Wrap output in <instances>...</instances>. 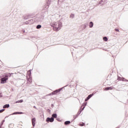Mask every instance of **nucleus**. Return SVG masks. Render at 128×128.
<instances>
[{
	"mask_svg": "<svg viewBox=\"0 0 128 128\" xmlns=\"http://www.w3.org/2000/svg\"><path fill=\"white\" fill-rule=\"evenodd\" d=\"M50 26L53 28L54 30L58 32V30L62 28V23L60 21H57L56 22L50 23Z\"/></svg>",
	"mask_w": 128,
	"mask_h": 128,
	"instance_id": "obj_1",
	"label": "nucleus"
},
{
	"mask_svg": "<svg viewBox=\"0 0 128 128\" xmlns=\"http://www.w3.org/2000/svg\"><path fill=\"white\" fill-rule=\"evenodd\" d=\"M44 18V15H40L38 17H36L34 18L35 22H42Z\"/></svg>",
	"mask_w": 128,
	"mask_h": 128,
	"instance_id": "obj_2",
	"label": "nucleus"
},
{
	"mask_svg": "<svg viewBox=\"0 0 128 128\" xmlns=\"http://www.w3.org/2000/svg\"><path fill=\"white\" fill-rule=\"evenodd\" d=\"M86 102L84 103L83 104H82V106H84L82 109H80L79 110V111L78 112L77 114L78 116H80V114H82V110H84V108H86Z\"/></svg>",
	"mask_w": 128,
	"mask_h": 128,
	"instance_id": "obj_3",
	"label": "nucleus"
},
{
	"mask_svg": "<svg viewBox=\"0 0 128 128\" xmlns=\"http://www.w3.org/2000/svg\"><path fill=\"white\" fill-rule=\"evenodd\" d=\"M8 80V76H6L5 77L1 78V84H6Z\"/></svg>",
	"mask_w": 128,
	"mask_h": 128,
	"instance_id": "obj_4",
	"label": "nucleus"
},
{
	"mask_svg": "<svg viewBox=\"0 0 128 128\" xmlns=\"http://www.w3.org/2000/svg\"><path fill=\"white\" fill-rule=\"evenodd\" d=\"M54 118L51 117V118H47L46 120V122H54Z\"/></svg>",
	"mask_w": 128,
	"mask_h": 128,
	"instance_id": "obj_5",
	"label": "nucleus"
},
{
	"mask_svg": "<svg viewBox=\"0 0 128 128\" xmlns=\"http://www.w3.org/2000/svg\"><path fill=\"white\" fill-rule=\"evenodd\" d=\"M48 8H50V3L48 2V3L44 6V10L48 12Z\"/></svg>",
	"mask_w": 128,
	"mask_h": 128,
	"instance_id": "obj_6",
	"label": "nucleus"
},
{
	"mask_svg": "<svg viewBox=\"0 0 128 128\" xmlns=\"http://www.w3.org/2000/svg\"><path fill=\"white\" fill-rule=\"evenodd\" d=\"M62 90V88H60L59 90H56L52 93V94H58V92H60Z\"/></svg>",
	"mask_w": 128,
	"mask_h": 128,
	"instance_id": "obj_7",
	"label": "nucleus"
},
{
	"mask_svg": "<svg viewBox=\"0 0 128 128\" xmlns=\"http://www.w3.org/2000/svg\"><path fill=\"white\" fill-rule=\"evenodd\" d=\"M26 24H34V20H28V21L26 22Z\"/></svg>",
	"mask_w": 128,
	"mask_h": 128,
	"instance_id": "obj_8",
	"label": "nucleus"
},
{
	"mask_svg": "<svg viewBox=\"0 0 128 128\" xmlns=\"http://www.w3.org/2000/svg\"><path fill=\"white\" fill-rule=\"evenodd\" d=\"M32 72H30V75H29V78H27L28 80V82H32V78H30V76H32Z\"/></svg>",
	"mask_w": 128,
	"mask_h": 128,
	"instance_id": "obj_9",
	"label": "nucleus"
},
{
	"mask_svg": "<svg viewBox=\"0 0 128 128\" xmlns=\"http://www.w3.org/2000/svg\"><path fill=\"white\" fill-rule=\"evenodd\" d=\"M92 96H94V94L88 95V96L85 99V102H88V100H90V98Z\"/></svg>",
	"mask_w": 128,
	"mask_h": 128,
	"instance_id": "obj_10",
	"label": "nucleus"
},
{
	"mask_svg": "<svg viewBox=\"0 0 128 128\" xmlns=\"http://www.w3.org/2000/svg\"><path fill=\"white\" fill-rule=\"evenodd\" d=\"M118 80H122V82H128V80L124 78L118 77Z\"/></svg>",
	"mask_w": 128,
	"mask_h": 128,
	"instance_id": "obj_11",
	"label": "nucleus"
},
{
	"mask_svg": "<svg viewBox=\"0 0 128 128\" xmlns=\"http://www.w3.org/2000/svg\"><path fill=\"white\" fill-rule=\"evenodd\" d=\"M24 112H15L10 114V116H14V114H22Z\"/></svg>",
	"mask_w": 128,
	"mask_h": 128,
	"instance_id": "obj_12",
	"label": "nucleus"
},
{
	"mask_svg": "<svg viewBox=\"0 0 128 128\" xmlns=\"http://www.w3.org/2000/svg\"><path fill=\"white\" fill-rule=\"evenodd\" d=\"M32 124L33 126H36V118H32Z\"/></svg>",
	"mask_w": 128,
	"mask_h": 128,
	"instance_id": "obj_13",
	"label": "nucleus"
},
{
	"mask_svg": "<svg viewBox=\"0 0 128 128\" xmlns=\"http://www.w3.org/2000/svg\"><path fill=\"white\" fill-rule=\"evenodd\" d=\"M94 26V22H90L89 23V27L92 28Z\"/></svg>",
	"mask_w": 128,
	"mask_h": 128,
	"instance_id": "obj_14",
	"label": "nucleus"
},
{
	"mask_svg": "<svg viewBox=\"0 0 128 128\" xmlns=\"http://www.w3.org/2000/svg\"><path fill=\"white\" fill-rule=\"evenodd\" d=\"M10 107V104H6L3 106V108H8Z\"/></svg>",
	"mask_w": 128,
	"mask_h": 128,
	"instance_id": "obj_15",
	"label": "nucleus"
},
{
	"mask_svg": "<svg viewBox=\"0 0 128 128\" xmlns=\"http://www.w3.org/2000/svg\"><path fill=\"white\" fill-rule=\"evenodd\" d=\"M52 118H58V115L56 114H52Z\"/></svg>",
	"mask_w": 128,
	"mask_h": 128,
	"instance_id": "obj_16",
	"label": "nucleus"
},
{
	"mask_svg": "<svg viewBox=\"0 0 128 128\" xmlns=\"http://www.w3.org/2000/svg\"><path fill=\"white\" fill-rule=\"evenodd\" d=\"M112 90V86L107 87L105 88V90Z\"/></svg>",
	"mask_w": 128,
	"mask_h": 128,
	"instance_id": "obj_17",
	"label": "nucleus"
},
{
	"mask_svg": "<svg viewBox=\"0 0 128 128\" xmlns=\"http://www.w3.org/2000/svg\"><path fill=\"white\" fill-rule=\"evenodd\" d=\"M42 28V25L40 24H38L36 26V28H37V30H40V28Z\"/></svg>",
	"mask_w": 128,
	"mask_h": 128,
	"instance_id": "obj_18",
	"label": "nucleus"
},
{
	"mask_svg": "<svg viewBox=\"0 0 128 128\" xmlns=\"http://www.w3.org/2000/svg\"><path fill=\"white\" fill-rule=\"evenodd\" d=\"M70 124V121H66L64 122V124L68 126V124Z\"/></svg>",
	"mask_w": 128,
	"mask_h": 128,
	"instance_id": "obj_19",
	"label": "nucleus"
},
{
	"mask_svg": "<svg viewBox=\"0 0 128 128\" xmlns=\"http://www.w3.org/2000/svg\"><path fill=\"white\" fill-rule=\"evenodd\" d=\"M104 4V2L103 0H100L99 2V4H101V6H102Z\"/></svg>",
	"mask_w": 128,
	"mask_h": 128,
	"instance_id": "obj_20",
	"label": "nucleus"
},
{
	"mask_svg": "<svg viewBox=\"0 0 128 128\" xmlns=\"http://www.w3.org/2000/svg\"><path fill=\"white\" fill-rule=\"evenodd\" d=\"M103 40L104 42H108V37L104 36L103 38Z\"/></svg>",
	"mask_w": 128,
	"mask_h": 128,
	"instance_id": "obj_21",
	"label": "nucleus"
},
{
	"mask_svg": "<svg viewBox=\"0 0 128 128\" xmlns=\"http://www.w3.org/2000/svg\"><path fill=\"white\" fill-rule=\"evenodd\" d=\"M24 102V100H20L16 101V104H18L20 102Z\"/></svg>",
	"mask_w": 128,
	"mask_h": 128,
	"instance_id": "obj_22",
	"label": "nucleus"
},
{
	"mask_svg": "<svg viewBox=\"0 0 128 128\" xmlns=\"http://www.w3.org/2000/svg\"><path fill=\"white\" fill-rule=\"evenodd\" d=\"M70 17L72 18H74V14H71V15L70 16Z\"/></svg>",
	"mask_w": 128,
	"mask_h": 128,
	"instance_id": "obj_23",
	"label": "nucleus"
},
{
	"mask_svg": "<svg viewBox=\"0 0 128 128\" xmlns=\"http://www.w3.org/2000/svg\"><path fill=\"white\" fill-rule=\"evenodd\" d=\"M4 110H4V109H2V110H0V114H2V112H4Z\"/></svg>",
	"mask_w": 128,
	"mask_h": 128,
	"instance_id": "obj_24",
	"label": "nucleus"
},
{
	"mask_svg": "<svg viewBox=\"0 0 128 128\" xmlns=\"http://www.w3.org/2000/svg\"><path fill=\"white\" fill-rule=\"evenodd\" d=\"M80 126H84V123H82L80 124Z\"/></svg>",
	"mask_w": 128,
	"mask_h": 128,
	"instance_id": "obj_25",
	"label": "nucleus"
},
{
	"mask_svg": "<svg viewBox=\"0 0 128 128\" xmlns=\"http://www.w3.org/2000/svg\"><path fill=\"white\" fill-rule=\"evenodd\" d=\"M4 120H3L2 121V124H0V126H2V124H4Z\"/></svg>",
	"mask_w": 128,
	"mask_h": 128,
	"instance_id": "obj_26",
	"label": "nucleus"
},
{
	"mask_svg": "<svg viewBox=\"0 0 128 128\" xmlns=\"http://www.w3.org/2000/svg\"><path fill=\"white\" fill-rule=\"evenodd\" d=\"M78 114L76 116H75L74 117V120H76V118H78Z\"/></svg>",
	"mask_w": 128,
	"mask_h": 128,
	"instance_id": "obj_27",
	"label": "nucleus"
},
{
	"mask_svg": "<svg viewBox=\"0 0 128 128\" xmlns=\"http://www.w3.org/2000/svg\"><path fill=\"white\" fill-rule=\"evenodd\" d=\"M115 30H116V32H120V30H118V28H116Z\"/></svg>",
	"mask_w": 128,
	"mask_h": 128,
	"instance_id": "obj_28",
	"label": "nucleus"
},
{
	"mask_svg": "<svg viewBox=\"0 0 128 128\" xmlns=\"http://www.w3.org/2000/svg\"><path fill=\"white\" fill-rule=\"evenodd\" d=\"M0 98H2V94L0 93Z\"/></svg>",
	"mask_w": 128,
	"mask_h": 128,
	"instance_id": "obj_29",
	"label": "nucleus"
},
{
	"mask_svg": "<svg viewBox=\"0 0 128 128\" xmlns=\"http://www.w3.org/2000/svg\"><path fill=\"white\" fill-rule=\"evenodd\" d=\"M22 31V32H26V30H23Z\"/></svg>",
	"mask_w": 128,
	"mask_h": 128,
	"instance_id": "obj_30",
	"label": "nucleus"
},
{
	"mask_svg": "<svg viewBox=\"0 0 128 128\" xmlns=\"http://www.w3.org/2000/svg\"><path fill=\"white\" fill-rule=\"evenodd\" d=\"M84 26L85 28H86V24L84 25Z\"/></svg>",
	"mask_w": 128,
	"mask_h": 128,
	"instance_id": "obj_31",
	"label": "nucleus"
},
{
	"mask_svg": "<svg viewBox=\"0 0 128 128\" xmlns=\"http://www.w3.org/2000/svg\"><path fill=\"white\" fill-rule=\"evenodd\" d=\"M34 108H36V106H34Z\"/></svg>",
	"mask_w": 128,
	"mask_h": 128,
	"instance_id": "obj_32",
	"label": "nucleus"
},
{
	"mask_svg": "<svg viewBox=\"0 0 128 128\" xmlns=\"http://www.w3.org/2000/svg\"><path fill=\"white\" fill-rule=\"evenodd\" d=\"M25 18V20H27L28 19V18Z\"/></svg>",
	"mask_w": 128,
	"mask_h": 128,
	"instance_id": "obj_33",
	"label": "nucleus"
},
{
	"mask_svg": "<svg viewBox=\"0 0 128 128\" xmlns=\"http://www.w3.org/2000/svg\"><path fill=\"white\" fill-rule=\"evenodd\" d=\"M8 116H6V118H8Z\"/></svg>",
	"mask_w": 128,
	"mask_h": 128,
	"instance_id": "obj_34",
	"label": "nucleus"
},
{
	"mask_svg": "<svg viewBox=\"0 0 128 128\" xmlns=\"http://www.w3.org/2000/svg\"><path fill=\"white\" fill-rule=\"evenodd\" d=\"M52 106H54V104H52Z\"/></svg>",
	"mask_w": 128,
	"mask_h": 128,
	"instance_id": "obj_35",
	"label": "nucleus"
},
{
	"mask_svg": "<svg viewBox=\"0 0 128 128\" xmlns=\"http://www.w3.org/2000/svg\"><path fill=\"white\" fill-rule=\"evenodd\" d=\"M57 120H58V119H57Z\"/></svg>",
	"mask_w": 128,
	"mask_h": 128,
	"instance_id": "obj_36",
	"label": "nucleus"
},
{
	"mask_svg": "<svg viewBox=\"0 0 128 128\" xmlns=\"http://www.w3.org/2000/svg\"><path fill=\"white\" fill-rule=\"evenodd\" d=\"M57 120H58V119H57Z\"/></svg>",
	"mask_w": 128,
	"mask_h": 128,
	"instance_id": "obj_37",
	"label": "nucleus"
}]
</instances>
